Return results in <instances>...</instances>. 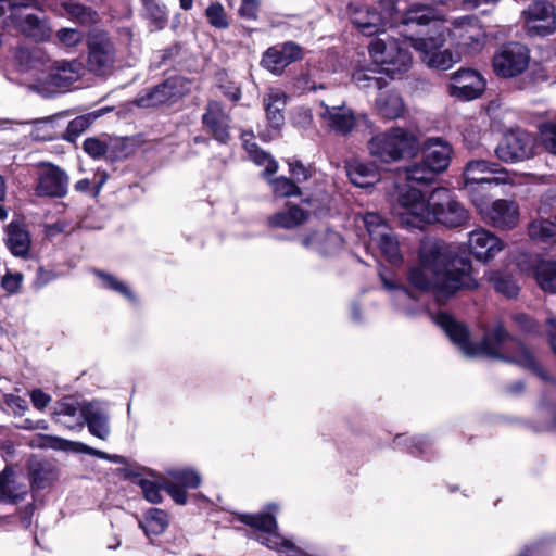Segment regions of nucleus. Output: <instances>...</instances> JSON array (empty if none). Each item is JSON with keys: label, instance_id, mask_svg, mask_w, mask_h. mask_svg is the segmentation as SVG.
<instances>
[{"label": "nucleus", "instance_id": "1", "mask_svg": "<svg viewBox=\"0 0 556 556\" xmlns=\"http://www.w3.org/2000/svg\"><path fill=\"white\" fill-rule=\"evenodd\" d=\"M378 5L379 11L359 2L349 5L350 20L362 34L372 36L387 24H402L413 30L406 36L410 40V46L420 53V58L427 66L447 71L459 62V53H453L448 49L440 50L445 39L430 7L413 4L402 11L393 0H379Z\"/></svg>", "mask_w": 556, "mask_h": 556}, {"label": "nucleus", "instance_id": "2", "mask_svg": "<svg viewBox=\"0 0 556 556\" xmlns=\"http://www.w3.org/2000/svg\"><path fill=\"white\" fill-rule=\"evenodd\" d=\"M409 285L422 292H431L439 302L445 301L462 288H475L471 262L457 257L456 249L443 240H422L418 262L407 274Z\"/></svg>", "mask_w": 556, "mask_h": 556}, {"label": "nucleus", "instance_id": "3", "mask_svg": "<svg viewBox=\"0 0 556 556\" xmlns=\"http://www.w3.org/2000/svg\"><path fill=\"white\" fill-rule=\"evenodd\" d=\"M392 212L403 224L421 227L439 223L448 228L464 226L469 219L465 206L446 188H435L426 197L420 190L403 185L390 193Z\"/></svg>", "mask_w": 556, "mask_h": 556}, {"label": "nucleus", "instance_id": "4", "mask_svg": "<svg viewBox=\"0 0 556 556\" xmlns=\"http://www.w3.org/2000/svg\"><path fill=\"white\" fill-rule=\"evenodd\" d=\"M433 320L445 331L451 341L469 357L484 355L539 372V366L532 352L520 341L509 338L506 330L500 325L485 332L481 344L473 345L468 340L467 329L446 313L438 314Z\"/></svg>", "mask_w": 556, "mask_h": 556}, {"label": "nucleus", "instance_id": "5", "mask_svg": "<svg viewBox=\"0 0 556 556\" xmlns=\"http://www.w3.org/2000/svg\"><path fill=\"white\" fill-rule=\"evenodd\" d=\"M406 26L402 24H387L369 47V55L374 63L380 67V72L386 73L391 78L405 74L412 66L413 58L409 52L410 40L406 34H412Z\"/></svg>", "mask_w": 556, "mask_h": 556}, {"label": "nucleus", "instance_id": "6", "mask_svg": "<svg viewBox=\"0 0 556 556\" xmlns=\"http://www.w3.org/2000/svg\"><path fill=\"white\" fill-rule=\"evenodd\" d=\"M419 148L417 137L404 128H391L368 141L371 156L382 163H392L414 154Z\"/></svg>", "mask_w": 556, "mask_h": 556}, {"label": "nucleus", "instance_id": "7", "mask_svg": "<svg viewBox=\"0 0 556 556\" xmlns=\"http://www.w3.org/2000/svg\"><path fill=\"white\" fill-rule=\"evenodd\" d=\"M463 178L464 186L471 195L473 204L482 211V204L473 195L478 186L485 184L516 185L520 175L515 172H508L494 162L472 160L466 164Z\"/></svg>", "mask_w": 556, "mask_h": 556}, {"label": "nucleus", "instance_id": "8", "mask_svg": "<svg viewBox=\"0 0 556 556\" xmlns=\"http://www.w3.org/2000/svg\"><path fill=\"white\" fill-rule=\"evenodd\" d=\"M452 42L464 55H476L486 45V34L478 21L470 16L456 18L448 28Z\"/></svg>", "mask_w": 556, "mask_h": 556}, {"label": "nucleus", "instance_id": "9", "mask_svg": "<svg viewBox=\"0 0 556 556\" xmlns=\"http://www.w3.org/2000/svg\"><path fill=\"white\" fill-rule=\"evenodd\" d=\"M364 224L371 244L378 248L389 263L400 264L403 257L397 238L382 216L372 212L367 213L364 216Z\"/></svg>", "mask_w": 556, "mask_h": 556}, {"label": "nucleus", "instance_id": "10", "mask_svg": "<svg viewBox=\"0 0 556 556\" xmlns=\"http://www.w3.org/2000/svg\"><path fill=\"white\" fill-rule=\"evenodd\" d=\"M83 72L84 66L81 62L77 60L51 61L45 80H40L39 84L36 85V92L42 97H50L60 89L67 88L73 83L77 81Z\"/></svg>", "mask_w": 556, "mask_h": 556}, {"label": "nucleus", "instance_id": "11", "mask_svg": "<svg viewBox=\"0 0 556 556\" xmlns=\"http://www.w3.org/2000/svg\"><path fill=\"white\" fill-rule=\"evenodd\" d=\"M70 186L68 174L60 166L50 162L36 165L35 194L39 198L61 199L67 195Z\"/></svg>", "mask_w": 556, "mask_h": 556}, {"label": "nucleus", "instance_id": "12", "mask_svg": "<svg viewBox=\"0 0 556 556\" xmlns=\"http://www.w3.org/2000/svg\"><path fill=\"white\" fill-rule=\"evenodd\" d=\"M535 153L534 137L522 129H514L503 135L495 148V155L505 163L529 160Z\"/></svg>", "mask_w": 556, "mask_h": 556}, {"label": "nucleus", "instance_id": "13", "mask_svg": "<svg viewBox=\"0 0 556 556\" xmlns=\"http://www.w3.org/2000/svg\"><path fill=\"white\" fill-rule=\"evenodd\" d=\"M15 59L22 84L36 92V85L45 80L51 60L38 47L18 49Z\"/></svg>", "mask_w": 556, "mask_h": 556}, {"label": "nucleus", "instance_id": "14", "mask_svg": "<svg viewBox=\"0 0 556 556\" xmlns=\"http://www.w3.org/2000/svg\"><path fill=\"white\" fill-rule=\"evenodd\" d=\"M530 51L519 42L502 46L493 55L492 66L500 77L511 78L522 74L529 66Z\"/></svg>", "mask_w": 556, "mask_h": 556}, {"label": "nucleus", "instance_id": "15", "mask_svg": "<svg viewBox=\"0 0 556 556\" xmlns=\"http://www.w3.org/2000/svg\"><path fill=\"white\" fill-rule=\"evenodd\" d=\"M34 0H0V16L12 11L11 17L16 26L27 36L35 40H45L50 37L51 29L46 21L36 14L21 13L18 9L31 5Z\"/></svg>", "mask_w": 556, "mask_h": 556}, {"label": "nucleus", "instance_id": "16", "mask_svg": "<svg viewBox=\"0 0 556 556\" xmlns=\"http://www.w3.org/2000/svg\"><path fill=\"white\" fill-rule=\"evenodd\" d=\"M241 521L254 529L260 533L256 540L268 548L276 549L278 552H294V544L281 536L277 532V522L275 518L269 514H256V515H242Z\"/></svg>", "mask_w": 556, "mask_h": 556}, {"label": "nucleus", "instance_id": "17", "mask_svg": "<svg viewBox=\"0 0 556 556\" xmlns=\"http://www.w3.org/2000/svg\"><path fill=\"white\" fill-rule=\"evenodd\" d=\"M527 31L534 36L545 37L556 30V10L547 0L532 2L521 13Z\"/></svg>", "mask_w": 556, "mask_h": 556}, {"label": "nucleus", "instance_id": "18", "mask_svg": "<svg viewBox=\"0 0 556 556\" xmlns=\"http://www.w3.org/2000/svg\"><path fill=\"white\" fill-rule=\"evenodd\" d=\"M116 62V50L105 34H94L88 40V61L90 72L105 76L112 73Z\"/></svg>", "mask_w": 556, "mask_h": 556}, {"label": "nucleus", "instance_id": "19", "mask_svg": "<svg viewBox=\"0 0 556 556\" xmlns=\"http://www.w3.org/2000/svg\"><path fill=\"white\" fill-rule=\"evenodd\" d=\"M484 89L485 80L479 72L471 68L453 73L447 85L450 96L465 101L480 97Z\"/></svg>", "mask_w": 556, "mask_h": 556}, {"label": "nucleus", "instance_id": "20", "mask_svg": "<svg viewBox=\"0 0 556 556\" xmlns=\"http://www.w3.org/2000/svg\"><path fill=\"white\" fill-rule=\"evenodd\" d=\"M184 93L185 80L180 77H173L139 96L137 104L140 108H154L174 102L181 98Z\"/></svg>", "mask_w": 556, "mask_h": 556}, {"label": "nucleus", "instance_id": "21", "mask_svg": "<svg viewBox=\"0 0 556 556\" xmlns=\"http://www.w3.org/2000/svg\"><path fill=\"white\" fill-rule=\"evenodd\" d=\"M468 250L477 261L488 262L504 248L503 241L490 230L479 227L468 233Z\"/></svg>", "mask_w": 556, "mask_h": 556}, {"label": "nucleus", "instance_id": "22", "mask_svg": "<svg viewBox=\"0 0 556 556\" xmlns=\"http://www.w3.org/2000/svg\"><path fill=\"white\" fill-rule=\"evenodd\" d=\"M320 106L323 111L319 116L323 123L331 130L348 134L354 127V113L343 101L323 100Z\"/></svg>", "mask_w": 556, "mask_h": 556}, {"label": "nucleus", "instance_id": "23", "mask_svg": "<svg viewBox=\"0 0 556 556\" xmlns=\"http://www.w3.org/2000/svg\"><path fill=\"white\" fill-rule=\"evenodd\" d=\"M302 58V51L299 46L287 42L281 46L268 48L261 61L264 68L275 75H279L291 63Z\"/></svg>", "mask_w": 556, "mask_h": 556}, {"label": "nucleus", "instance_id": "24", "mask_svg": "<svg viewBox=\"0 0 556 556\" xmlns=\"http://www.w3.org/2000/svg\"><path fill=\"white\" fill-rule=\"evenodd\" d=\"M201 483L199 473L191 469L173 470L168 478L163 480V488L169 496L179 505L187 503L186 489L197 488Z\"/></svg>", "mask_w": 556, "mask_h": 556}, {"label": "nucleus", "instance_id": "25", "mask_svg": "<svg viewBox=\"0 0 556 556\" xmlns=\"http://www.w3.org/2000/svg\"><path fill=\"white\" fill-rule=\"evenodd\" d=\"M83 422L88 427L89 432L105 441L110 435L109 414L105 406L98 402H86L81 405Z\"/></svg>", "mask_w": 556, "mask_h": 556}, {"label": "nucleus", "instance_id": "26", "mask_svg": "<svg viewBox=\"0 0 556 556\" xmlns=\"http://www.w3.org/2000/svg\"><path fill=\"white\" fill-rule=\"evenodd\" d=\"M486 217L496 228H514L519 220L518 205L513 201L504 199L496 200L488 211Z\"/></svg>", "mask_w": 556, "mask_h": 556}, {"label": "nucleus", "instance_id": "27", "mask_svg": "<svg viewBox=\"0 0 556 556\" xmlns=\"http://www.w3.org/2000/svg\"><path fill=\"white\" fill-rule=\"evenodd\" d=\"M452 153L453 149L448 142L431 138L426 143L422 157L437 174H440L448 167Z\"/></svg>", "mask_w": 556, "mask_h": 556}, {"label": "nucleus", "instance_id": "28", "mask_svg": "<svg viewBox=\"0 0 556 556\" xmlns=\"http://www.w3.org/2000/svg\"><path fill=\"white\" fill-rule=\"evenodd\" d=\"M52 417L56 424H60L71 430L81 429L84 426L81 405L73 397H64L55 403Z\"/></svg>", "mask_w": 556, "mask_h": 556}, {"label": "nucleus", "instance_id": "29", "mask_svg": "<svg viewBox=\"0 0 556 556\" xmlns=\"http://www.w3.org/2000/svg\"><path fill=\"white\" fill-rule=\"evenodd\" d=\"M7 248L16 257H27L29 254L31 239L27 228L18 222H11L5 227Z\"/></svg>", "mask_w": 556, "mask_h": 556}, {"label": "nucleus", "instance_id": "30", "mask_svg": "<svg viewBox=\"0 0 556 556\" xmlns=\"http://www.w3.org/2000/svg\"><path fill=\"white\" fill-rule=\"evenodd\" d=\"M203 124L210 129L214 138L226 142L229 137V116L223 111L218 102L207 104L206 113L202 117Z\"/></svg>", "mask_w": 556, "mask_h": 556}, {"label": "nucleus", "instance_id": "31", "mask_svg": "<svg viewBox=\"0 0 556 556\" xmlns=\"http://www.w3.org/2000/svg\"><path fill=\"white\" fill-rule=\"evenodd\" d=\"M288 96L278 88H269L263 96V105L268 123L279 128L285 123V109Z\"/></svg>", "mask_w": 556, "mask_h": 556}, {"label": "nucleus", "instance_id": "32", "mask_svg": "<svg viewBox=\"0 0 556 556\" xmlns=\"http://www.w3.org/2000/svg\"><path fill=\"white\" fill-rule=\"evenodd\" d=\"M342 238L339 233L324 229L306 236L302 243L305 248L314 250L323 255L337 252L342 245Z\"/></svg>", "mask_w": 556, "mask_h": 556}, {"label": "nucleus", "instance_id": "33", "mask_svg": "<svg viewBox=\"0 0 556 556\" xmlns=\"http://www.w3.org/2000/svg\"><path fill=\"white\" fill-rule=\"evenodd\" d=\"M46 445L56 448V450H73L76 452H81L91 456H96L98 458L108 459L115 464H123L124 458L119 455H111L105 452H102L100 450H96L93 447H90L84 443L73 442L68 440H64L59 437H47L46 438Z\"/></svg>", "mask_w": 556, "mask_h": 556}, {"label": "nucleus", "instance_id": "34", "mask_svg": "<svg viewBox=\"0 0 556 556\" xmlns=\"http://www.w3.org/2000/svg\"><path fill=\"white\" fill-rule=\"evenodd\" d=\"M404 109V101L395 90L380 92L376 99V110L384 118H397L402 116Z\"/></svg>", "mask_w": 556, "mask_h": 556}, {"label": "nucleus", "instance_id": "35", "mask_svg": "<svg viewBox=\"0 0 556 556\" xmlns=\"http://www.w3.org/2000/svg\"><path fill=\"white\" fill-rule=\"evenodd\" d=\"M346 174L351 182L359 188H367L379 180L376 167L358 161H351L346 164Z\"/></svg>", "mask_w": 556, "mask_h": 556}, {"label": "nucleus", "instance_id": "36", "mask_svg": "<svg viewBox=\"0 0 556 556\" xmlns=\"http://www.w3.org/2000/svg\"><path fill=\"white\" fill-rule=\"evenodd\" d=\"M27 488L21 484L14 472L10 468H5L0 472V501L1 502H18L24 500Z\"/></svg>", "mask_w": 556, "mask_h": 556}, {"label": "nucleus", "instance_id": "37", "mask_svg": "<svg viewBox=\"0 0 556 556\" xmlns=\"http://www.w3.org/2000/svg\"><path fill=\"white\" fill-rule=\"evenodd\" d=\"M243 147L249 153L251 160L260 166H264L265 175H273L278 169L277 162L271 159L269 154L258 149L257 144L253 141V135L252 134H243Z\"/></svg>", "mask_w": 556, "mask_h": 556}, {"label": "nucleus", "instance_id": "38", "mask_svg": "<svg viewBox=\"0 0 556 556\" xmlns=\"http://www.w3.org/2000/svg\"><path fill=\"white\" fill-rule=\"evenodd\" d=\"M307 214L298 206H291L287 211L278 212L268 218L270 227L293 228L301 225Z\"/></svg>", "mask_w": 556, "mask_h": 556}, {"label": "nucleus", "instance_id": "39", "mask_svg": "<svg viewBox=\"0 0 556 556\" xmlns=\"http://www.w3.org/2000/svg\"><path fill=\"white\" fill-rule=\"evenodd\" d=\"M530 238L539 243H556V225L547 219H535L528 227Z\"/></svg>", "mask_w": 556, "mask_h": 556}, {"label": "nucleus", "instance_id": "40", "mask_svg": "<svg viewBox=\"0 0 556 556\" xmlns=\"http://www.w3.org/2000/svg\"><path fill=\"white\" fill-rule=\"evenodd\" d=\"M535 279L542 290L556 291V261H541L535 267Z\"/></svg>", "mask_w": 556, "mask_h": 556}, {"label": "nucleus", "instance_id": "41", "mask_svg": "<svg viewBox=\"0 0 556 556\" xmlns=\"http://www.w3.org/2000/svg\"><path fill=\"white\" fill-rule=\"evenodd\" d=\"M168 525L167 514L159 508H152L148 510L142 521H140V527L143 529L146 534H160L162 533Z\"/></svg>", "mask_w": 556, "mask_h": 556}, {"label": "nucleus", "instance_id": "42", "mask_svg": "<svg viewBox=\"0 0 556 556\" xmlns=\"http://www.w3.org/2000/svg\"><path fill=\"white\" fill-rule=\"evenodd\" d=\"M437 175V172L429 166L424 157L421 161L405 168L406 179L417 184H430L435 179Z\"/></svg>", "mask_w": 556, "mask_h": 556}, {"label": "nucleus", "instance_id": "43", "mask_svg": "<svg viewBox=\"0 0 556 556\" xmlns=\"http://www.w3.org/2000/svg\"><path fill=\"white\" fill-rule=\"evenodd\" d=\"M376 71L371 68H358L352 75L353 83L363 90L381 89L382 79L375 75Z\"/></svg>", "mask_w": 556, "mask_h": 556}, {"label": "nucleus", "instance_id": "44", "mask_svg": "<svg viewBox=\"0 0 556 556\" xmlns=\"http://www.w3.org/2000/svg\"><path fill=\"white\" fill-rule=\"evenodd\" d=\"M147 17L154 23L156 29H162L167 22V10L165 5L156 0H142Z\"/></svg>", "mask_w": 556, "mask_h": 556}, {"label": "nucleus", "instance_id": "45", "mask_svg": "<svg viewBox=\"0 0 556 556\" xmlns=\"http://www.w3.org/2000/svg\"><path fill=\"white\" fill-rule=\"evenodd\" d=\"M100 115L101 114H96L94 116L83 115L72 119L66 128L65 139L68 141H75V139L91 125L93 119Z\"/></svg>", "mask_w": 556, "mask_h": 556}, {"label": "nucleus", "instance_id": "46", "mask_svg": "<svg viewBox=\"0 0 556 556\" xmlns=\"http://www.w3.org/2000/svg\"><path fill=\"white\" fill-rule=\"evenodd\" d=\"M205 15L208 23L215 28L224 29L229 26L224 7L218 2L210 4L205 10Z\"/></svg>", "mask_w": 556, "mask_h": 556}, {"label": "nucleus", "instance_id": "47", "mask_svg": "<svg viewBox=\"0 0 556 556\" xmlns=\"http://www.w3.org/2000/svg\"><path fill=\"white\" fill-rule=\"evenodd\" d=\"M540 140L547 152L556 155V122H547L540 127Z\"/></svg>", "mask_w": 556, "mask_h": 556}, {"label": "nucleus", "instance_id": "48", "mask_svg": "<svg viewBox=\"0 0 556 556\" xmlns=\"http://www.w3.org/2000/svg\"><path fill=\"white\" fill-rule=\"evenodd\" d=\"M493 286L498 293L507 298H514L518 294L519 288L508 276L495 274L492 277Z\"/></svg>", "mask_w": 556, "mask_h": 556}, {"label": "nucleus", "instance_id": "49", "mask_svg": "<svg viewBox=\"0 0 556 556\" xmlns=\"http://www.w3.org/2000/svg\"><path fill=\"white\" fill-rule=\"evenodd\" d=\"M67 12L72 18L83 24H92L98 20V14L94 11L77 3L68 4Z\"/></svg>", "mask_w": 556, "mask_h": 556}, {"label": "nucleus", "instance_id": "50", "mask_svg": "<svg viewBox=\"0 0 556 556\" xmlns=\"http://www.w3.org/2000/svg\"><path fill=\"white\" fill-rule=\"evenodd\" d=\"M274 192L279 197L299 195V187L286 177H279L270 181Z\"/></svg>", "mask_w": 556, "mask_h": 556}, {"label": "nucleus", "instance_id": "51", "mask_svg": "<svg viewBox=\"0 0 556 556\" xmlns=\"http://www.w3.org/2000/svg\"><path fill=\"white\" fill-rule=\"evenodd\" d=\"M97 275L103 279L106 288H110V289L121 293L122 295H124L125 298H127L130 301L135 300V295L132 294L130 289L124 282L117 280L115 277H113L111 275H108V274H104L101 271H97Z\"/></svg>", "mask_w": 556, "mask_h": 556}, {"label": "nucleus", "instance_id": "52", "mask_svg": "<svg viewBox=\"0 0 556 556\" xmlns=\"http://www.w3.org/2000/svg\"><path fill=\"white\" fill-rule=\"evenodd\" d=\"M139 485L147 501L151 503H160L162 501L161 490L164 489L159 483L148 479H141Z\"/></svg>", "mask_w": 556, "mask_h": 556}, {"label": "nucleus", "instance_id": "53", "mask_svg": "<svg viewBox=\"0 0 556 556\" xmlns=\"http://www.w3.org/2000/svg\"><path fill=\"white\" fill-rule=\"evenodd\" d=\"M54 479V473L51 469L43 466L34 468L31 471V482L37 489H43Z\"/></svg>", "mask_w": 556, "mask_h": 556}, {"label": "nucleus", "instance_id": "54", "mask_svg": "<svg viewBox=\"0 0 556 556\" xmlns=\"http://www.w3.org/2000/svg\"><path fill=\"white\" fill-rule=\"evenodd\" d=\"M381 280L383 282L384 288L389 290H394L395 293L393 295V300L399 304L402 305L406 303L407 301L413 300L412 293L402 286H395L391 280L387 279L383 274L380 273Z\"/></svg>", "mask_w": 556, "mask_h": 556}, {"label": "nucleus", "instance_id": "55", "mask_svg": "<svg viewBox=\"0 0 556 556\" xmlns=\"http://www.w3.org/2000/svg\"><path fill=\"white\" fill-rule=\"evenodd\" d=\"M56 36L60 42L66 47H74L83 40V34L74 28L60 29Z\"/></svg>", "mask_w": 556, "mask_h": 556}, {"label": "nucleus", "instance_id": "56", "mask_svg": "<svg viewBox=\"0 0 556 556\" xmlns=\"http://www.w3.org/2000/svg\"><path fill=\"white\" fill-rule=\"evenodd\" d=\"M84 150L91 157L103 156L108 151V146L97 138H88L84 142Z\"/></svg>", "mask_w": 556, "mask_h": 556}, {"label": "nucleus", "instance_id": "57", "mask_svg": "<svg viewBox=\"0 0 556 556\" xmlns=\"http://www.w3.org/2000/svg\"><path fill=\"white\" fill-rule=\"evenodd\" d=\"M261 0H242L239 14L243 18L255 20L257 16Z\"/></svg>", "mask_w": 556, "mask_h": 556}, {"label": "nucleus", "instance_id": "58", "mask_svg": "<svg viewBox=\"0 0 556 556\" xmlns=\"http://www.w3.org/2000/svg\"><path fill=\"white\" fill-rule=\"evenodd\" d=\"M22 279V274H7L2 278L1 285L9 293H15L21 287Z\"/></svg>", "mask_w": 556, "mask_h": 556}, {"label": "nucleus", "instance_id": "59", "mask_svg": "<svg viewBox=\"0 0 556 556\" xmlns=\"http://www.w3.org/2000/svg\"><path fill=\"white\" fill-rule=\"evenodd\" d=\"M30 399H31L33 405L39 410L45 409L51 402V396L46 394L45 392H42L39 389L31 391Z\"/></svg>", "mask_w": 556, "mask_h": 556}, {"label": "nucleus", "instance_id": "60", "mask_svg": "<svg viewBox=\"0 0 556 556\" xmlns=\"http://www.w3.org/2000/svg\"><path fill=\"white\" fill-rule=\"evenodd\" d=\"M313 121V116L309 110L300 109L295 112L293 122L296 126L301 128H307Z\"/></svg>", "mask_w": 556, "mask_h": 556}, {"label": "nucleus", "instance_id": "61", "mask_svg": "<svg viewBox=\"0 0 556 556\" xmlns=\"http://www.w3.org/2000/svg\"><path fill=\"white\" fill-rule=\"evenodd\" d=\"M290 172L296 181H304L309 178L307 168L300 162H290Z\"/></svg>", "mask_w": 556, "mask_h": 556}, {"label": "nucleus", "instance_id": "62", "mask_svg": "<svg viewBox=\"0 0 556 556\" xmlns=\"http://www.w3.org/2000/svg\"><path fill=\"white\" fill-rule=\"evenodd\" d=\"M501 0H463L462 5L466 10L479 9L482 7H494Z\"/></svg>", "mask_w": 556, "mask_h": 556}, {"label": "nucleus", "instance_id": "63", "mask_svg": "<svg viewBox=\"0 0 556 556\" xmlns=\"http://www.w3.org/2000/svg\"><path fill=\"white\" fill-rule=\"evenodd\" d=\"M7 404L13 409L16 414H23L27 408V403L20 396H10L7 400Z\"/></svg>", "mask_w": 556, "mask_h": 556}, {"label": "nucleus", "instance_id": "64", "mask_svg": "<svg viewBox=\"0 0 556 556\" xmlns=\"http://www.w3.org/2000/svg\"><path fill=\"white\" fill-rule=\"evenodd\" d=\"M547 327H548L551 346L556 355V319H554V318L548 319Z\"/></svg>", "mask_w": 556, "mask_h": 556}]
</instances>
